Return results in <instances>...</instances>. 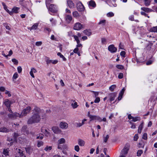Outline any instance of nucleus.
<instances>
[{
	"label": "nucleus",
	"instance_id": "53",
	"mask_svg": "<svg viewBox=\"0 0 157 157\" xmlns=\"http://www.w3.org/2000/svg\"><path fill=\"white\" fill-rule=\"evenodd\" d=\"M138 139V135L137 134H136L134 136V140L135 141H136Z\"/></svg>",
	"mask_w": 157,
	"mask_h": 157
},
{
	"label": "nucleus",
	"instance_id": "51",
	"mask_svg": "<svg viewBox=\"0 0 157 157\" xmlns=\"http://www.w3.org/2000/svg\"><path fill=\"white\" fill-rule=\"evenodd\" d=\"M41 132L44 133H45L44 132V131L45 132V134H50L49 132L46 129L43 130V129L42 128L41 129Z\"/></svg>",
	"mask_w": 157,
	"mask_h": 157
},
{
	"label": "nucleus",
	"instance_id": "12",
	"mask_svg": "<svg viewBox=\"0 0 157 157\" xmlns=\"http://www.w3.org/2000/svg\"><path fill=\"white\" fill-rule=\"evenodd\" d=\"M17 155H19L20 156H16V157H25V156L24 155L23 153V151L21 150V149H18L17 150Z\"/></svg>",
	"mask_w": 157,
	"mask_h": 157
},
{
	"label": "nucleus",
	"instance_id": "48",
	"mask_svg": "<svg viewBox=\"0 0 157 157\" xmlns=\"http://www.w3.org/2000/svg\"><path fill=\"white\" fill-rule=\"evenodd\" d=\"M8 116L9 117L12 118H15V114L14 113L8 114Z\"/></svg>",
	"mask_w": 157,
	"mask_h": 157
},
{
	"label": "nucleus",
	"instance_id": "17",
	"mask_svg": "<svg viewBox=\"0 0 157 157\" xmlns=\"http://www.w3.org/2000/svg\"><path fill=\"white\" fill-rule=\"evenodd\" d=\"M21 131L24 134H28L29 133V132L27 129L26 126H23L22 128Z\"/></svg>",
	"mask_w": 157,
	"mask_h": 157
},
{
	"label": "nucleus",
	"instance_id": "58",
	"mask_svg": "<svg viewBox=\"0 0 157 157\" xmlns=\"http://www.w3.org/2000/svg\"><path fill=\"white\" fill-rule=\"evenodd\" d=\"M5 94H8V96L9 97H11V95L10 94V91H7V90H6Z\"/></svg>",
	"mask_w": 157,
	"mask_h": 157
},
{
	"label": "nucleus",
	"instance_id": "54",
	"mask_svg": "<svg viewBox=\"0 0 157 157\" xmlns=\"http://www.w3.org/2000/svg\"><path fill=\"white\" fill-rule=\"evenodd\" d=\"M42 44V42L41 41L36 42V45L37 46H39L41 45Z\"/></svg>",
	"mask_w": 157,
	"mask_h": 157
},
{
	"label": "nucleus",
	"instance_id": "61",
	"mask_svg": "<svg viewBox=\"0 0 157 157\" xmlns=\"http://www.w3.org/2000/svg\"><path fill=\"white\" fill-rule=\"evenodd\" d=\"M125 52L124 51H122L120 53V55L121 56H122L123 57L125 56Z\"/></svg>",
	"mask_w": 157,
	"mask_h": 157
},
{
	"label": "nucleus",
	"instance_id": "55",
	"mask_svg": "<svg viewBox=\"0 0 157 157\" xmlns=\"http://www.w3.org/2000/svg\"><path fill=\"white\" fill-rule=\"evenodd\" d=\"M123 77V75L122 73H120L119 74L118 76V78L119 79H121Z\"/></svg>",
	"mask_w": 157,
	"mask_h": 157
},
{
	"label": "nucleus",
	"instance_id": "18",
	"mask_svg": "<svg viewBox=\"0 0 157 157\" xmlns=\"http://www.w3.org/2000/svg\"><path fill=\"white\" fill-rule=\"evenodd\" d=\"M71 102H73L71 103V105L73 109H75L78 107V105H77V102H75V100H71Z\"/></svg>",
	"mask_w": 157,
	"mask_h": 157
},
{
	"label": "nucleus",
	"instance_id": "22",
	"mask_svg": "<svg viewBox=\"0 0 157 157\" xmlns=\"http://www.w3.org/2000/svg\"><path fill=\"white\" fill-rule=\"evenodd\" d=\"M36 72V69L33 68L31 69V70L30 72V74L33 78H34L35 76L33 75V73H35Z\"/></svg>",
	"mask_w": 157,
	"mask_h": 157
},
{
	"label": "nucleus",
	"instance_id": "40",
	"mask_svg": "<svg viewBox=\"0 0 157 157\" xmlns=\"http://www.w3.org/2000/svg\"><path fill=\"white\" fill-rule=\"evenodd\" d=\"M116 67L118 69H120L121 70H122L124 69V66L121 65H116Z\"/></svg>",
	"mask_w": 157,
	"mask_h": 157
},
{
	"label": "nucleus",
	"instance_id": "56",
	"mask_svg": "<svg viewBox=\"0 0 157 157\" xmlns=\"http://www.w3.org/2000/svg\"><path fill=\"white\" fill-rule=\"evenodd\" d=\"M100 101V99L99 97H97L95 99L94 101L95 103H98Z\"/></svg>",
	"mask_w": 157,
	"mask_h": 157
},
{
	"label": "nucleus",
	"instance_id": "9",
	"mask_svg": "<svg viewBox=\"0 0 157 157\" xmlns=\"http://www.w3.org/2000/svg\"><path fill=\"white\" fill-rule=\"evenodd\" d=\"M108 50L111 53H113L117 51V48L114 47L113 45L112 44L109 46Z\"/></svg>",
	"mask_w": 157,
	"mask_h": 157
},
{
	"label": "nucleus",
	"instance_id": "46",
	"mask_svg": "<svg viewBox=\"0 0 157 157\" xmlns=\"http://www.w3.org/2000/svg\"><path fill=\"white\" fill-rule=\"evenodd\" d=\"M12 61L14 63V64L16 65H17L18 63V60L15 59H12Z\"/></svg>",
	"mask_w": 157,
	"mask_h": 157
},
{
	"label": "nucleus",
	"instance_id": "57",
	"mask_svg": "<svg viewBox=\"0 0 157 157\" xmlns=\"http://www.w3.org/2000/svg\"><path fill=\"white\" fill-rule=\"evenodd\" d=\"M62 150H67L68 148L67 146L66 145L62 146Z\"/></svg>",
	"mask_w": 157,
	"mask_h": 157
},
{
	"label": "nucleus",
	"instance_id": "42",
	"mask_svg": "<svg viewBox=\"0 0 157 157\" xmlns=\"http://www.w3.org/2000/svg\"><path fill=\"white\" fill-rule=\"evenodd\" d=\"M73 36L75 40L76 41L77 44L80 43V40L78 39V36L75 35H74Z\"/></svg>",
	"mask_w": 157,
	"mask_h": 157
},
{
	"label": "nucleus",
	"instance_id": "64",
	"mask_svg": "<svg viewBox=\"0 0 157 157\" xmlns=\"http://www.w3.org/2000/svg\"><path fill=\"white\" fill-rule=\"evenodd\" d=\"M141 14L142 15L145 16H147V14L146 13L144 12L141 11Z\"/></svg>",
	"mask_w": 157,
	"mask_h": 157
},
{
	"label": "nucleus",
	"instance_id": "2",
	"mask_svg": "<svg viewBox=\"0 0 157 157\" xmlns=\"http://www.w3.org/2000/svg\"><path fill=\"white\" fill-rule=\"evenodd\" d=\"M130 148V145L129 144H126L122 150L121 155L119 157H126L128 152Z\"/></svg>",
	"mask_w": 157,
	"mask_h": 157
},
{
	"label": "nucleus",
	"instance_id": "26",
	"mask_svg": "<svg viewBox=\"0 0 157 157\" xmlns=\"http://www.w3.org/2000/svg\"><path fill=\"white\" fill-rule=\"evenodd\" d=\"M72 14L73 17L76 18H78L80 16L79 14L77 11L73 12L72 13Z\"/></svg>",
	"mask_w": 157,
	"mask_h": 157
},
{
	"label": "nucleus",
	"instance_id": "60",
	"mask_svg": "<svg viewBox=\"0 0 157 157\" xmlns=\"http://www.w3.org/2000/svg\"><path fill=\"white\" fill-rule=\"evenodd\" d=\"M52 60H50L49 59H47L46 61V63L47 64H48L52 63Z\"/></svg>",
	"mask_w": 157,
	"mask_h": 157
},
{
	"label": "nucleus",
	"instance_id": "33",
	"mask_svg": "<svg viewBox=\"0 0 157 157\" xmlns=\"http://www.w3.org/2000/svg\"><path fill=\"white\" fill-rule=\"evenodd\" d=\"M19 8L17 7H14L12 9V11L13 12L17 13H18V10H19Z\"/></svg>",
	"mask_w": 157,
	"mask_h": 157
},
{
	"label": "nucleus",
	"instance_id": "11",
	"mask_svg": "<svg viewBox=\"0 0 157 157\" xmlns=\"http://www.w3.org/2000/svg\"><path fill=\"white\" fill-rule=\"evenodd\" d=\"M59 127L62 129H67L68 127V124L67 123L62 122L60 123Z\"/></svg>",
	"mask_w": 157,
	"mask_h": 157
},
{
	"label": "nucleus",
	"instance_id": "63",
	"mask_svg": "<svg viewBox=\"0 0 157 157\" xmlns=\"http://www.w3.org/2000/svg\"><path fill=\"white\" fill-rule=\"evenodd\" d=\"M129 19L131 21H133L134 20V16L133 15H132L130 16V17H129Z\"/></svg>",
	"mask_w": 157,
	"mask_h": 157
},
{
	"label": "nucleus",
	"instance_id": "50",
	"mask_svg": "<svg viewBox=\"0 0 157 157\" xmlns=\"http://www.w3.org/2000/svg\"><path fill=\"white\" fill-rule=\"evenodd\" d=\"M80 148L79 146L78 145H76L75 146V150L77 152H78L79 151Z\"/></svg>",
	"mask_w": 157,
	"mask_h": 157
},
{
	"label": "nucleus",
	"instance_id": "8",
	"mask_svg": "<svg viewBox=\"0 0 157 157\" xmlns=\"http://www.w3.org/2000/svg\"><path fill=\"white\" fill-rule=\"evenodd\" d=\"M52 129L53 132L56 134H60L61 132V130L57 126H53Z\"/></svg>",
	"mask_w": 157,
	"mask_h": 157
},
{
	"label": "nucleus",
	"instance_id": "6",
	"mask_svg": "<svg viewBox=\"0 0 157 157\" xmlns=\"http://www.w3.org/2000/svg\"><path fill=\"white\" fill-rule=\"evenodd\" d=\"M116 95L117 93H111L108 95V98H109V100L111 102L114 100Z\"/></svg>",
	"mask_w": 157,
	"mask_h": 157
},
{
	"label": "nucleus",
	"instance_id": "16",
	"mask_svg": "<svg viewBox=\"0 0 157 157\" xmlns=\"http://www.w3.org/2000/svg\"><path fill=\"white\" fill-rule=\"evenodd\" d=\"M5 105L7 107H10L11 105L13 102L8 99H6L4 102Z\"/></svg>",
	"mask_w": 157,
	"mask_h": 157
},
{
	"label": "nucleus",
	"instance_id": "41",
	"mask_svg": "<svg viewBox=\"0 0 157 157\" xmlns=\"http://www.w3.org/2000/svg\"><path fill=\"white\" fill-rule=\"evenodd\" d=\"M44 144V142L42 141H38L37 144V146L38 147H40L41 146H43Z\"/></svg>",
	"mask_w": 157,
	"mask_h": 157
},
{
	"label": "nucleus",
	"instance_id": "20",
	"mask_svg": "<svg viewBox=\"0 0 157 157\" xmlns=\"http://www.w3.org/2000/svg\"><path fill=\"white\" fill-rule=\"evenodd\" d=\"M149 31L152 33H157V26L151 28Z\"/></svg>",
	"mask_w": 157,
	"mask_h": 157
},
{
	"label": "nucleus",
	"instance_id": "35",
	"mask_svg": "<svg viewBox=\"0 0 157 157\" xmlns=\"http://www.w3.org/2000/svg\"><path fill=\"white\" fill-rule=\"evenodd\" d=\"M52 146H47V147L45 148L44 150L46 151H49L52 149Z\"/></svg>",
	"mask_w": 157,
	"mask_h": 157
},
{
	"label": "nucleus",
	"instance_id": "37",
	"mask_svg": "<svg viewBox=\"0 0 157 157\" xmlns=\"http://www.w3.org/2000/svg\"><path fill=\"white\" fill-rule=\"evenodd\" d=\"M8 153H9V149H4V150L3 151V153L4 155H5L6 156L7 155H8Z\"/></svg>",
	"mask_w": 157,
	"mask_h": 157
},
{
	"label": "nucleus",
	"instance_id": "5",
	"mask_svg": "<svg viewBox=\"0 0 157 157\" xmlns=\"http://www.w3.org/2000/svg\"><path fill=\"white\" fill-rule=\"evenodd\" d=\"M31 109V108L30 106H28L26 108L24 109L21 112L23 116H25L27 114L29 113Z\"/></svg>",
	"mask_w": 157,
	"mask_h": 157
},
{
	"label": "nucleus",
	"instance_id": "4",
	"mask_svg": "<svg viewBox=\"0 0 157 157\" xmlns=\"http://www.w3.org/2000/svg\"><path fill=\"white\" fill-rule=\"evenodd\" d=\"M76 5L77 9L79 11L82 12L84 11V7L81 2H78Z\"/></svg>",
	"mask_w": 157,
	"mask_h": 157
},
{
	"label": "nucleus",
	"instance_id": "45",
	"mask_svg": "<svg viewBox=\"0 0 157 157\" xmlns=\"http://www.w3.org/2000/svg\"><path fill=\"white\" fill-rule=\"evenodd\" d=\"M18 75L17 72L15 73L13 76V79H16L17 78H18Z\"/></svg>",
	"mask_w": 157,
	"mask_h": 157
},
{
	"label": "nucleus",
	"instance_id": "24",
	"mask_svg": "<svg viewBox=\"0 0 157 157\" xmlns=\"http://www.w3.org/2000/svg\"><path fill=\"white\" fill-rule=\"evenodd\" d=\"M83 33L86 35L90 36L91 35V32L90 30H86L83 31Z\"/></svg>",
	"mask_w": 157,
	"mask_h": 157
},
{
	"label": "nucleus",
	"instance_id": "39",
	"mask_svg": "<svg viewBox=\"0 0 157 157\" xmlns=\"http://www.w3.org/2000/svg\"><path fill=\"white\" fill-rule=\"evenodd\" d=\"M144 4L146 6H149L150 4V1L148 0H144Z\"/></svg>",
	"mask_w": 157,
	"mask_h": 157
},
{
	"label": "nucleus",
	"instance_id": "44",
	"mask_svg": "<svg viewBox=\"0 0 157 157\" xmlns=\"http://www.w3.org/2000/svg\"><path fill=\"white\" fill-rule=\"evenodd\" d=\"M114 15V13L112 12H110L107 14V16L108 17H111L113 16Z\"/></svg>",
	"mask_w": 157,
	"mask_h": 157
},
{
	"label": "nucleus",
	"instance_id": "3",
	"mask_svg": "<svg viewBox=\"0 0 157 157\" xmlns=\"http://www.w3.org/2000/svg\"><path fill=\"white\" fill-rule=\"evenodd\" d=\"M88 116L90 119V121L93 120H97L99 122L102 121V119L99 116L92 115L90 114V112H88Z\"/></svg>",
	"mask_w": 157,
	"mask_h": 157
},
{
	"label": "nucleus",
	"instance_id": "59",
	"mask_svg": "<svg viewBox=\"0 0 157 157\" xmlns=\"http://www.w3.org/2000/svg\"><path fill=\"white\" fill-rule=\"evenodd\" d=\"M17 71L19 73H20L22 71V68L21 67L19 66L17 67Z\"/></svg>",
	"mask_w": 157,
	"mask_h": 157
},
{
	"label": "nucleus",
	"instance_id": "27",
	"mask_svg": "<svg viewBox=\"0 0 157 157\" xmlns=\"http://www.w3.org/2000/svg\"><path fill=\"white\" fill-rule=\"evenodd\" d=\"M143 124L144 123L143 122L140 125L138 128V133H141L142 129L143 128Z\"/></svg>",
	"mask_w": 157,
	"mask_h": 157
},
{
	"label": "nucleus",
	"instance_id": "23",
	"mask_svg": "<svg viewBox=\"0 0 157 157\" xmlns=\"http://www.w3.org/2000/svg\"><path fill=\"white\" fill-rule=\"evenodd\" d=\"M67 4L68 6L70 8H73L74 7V4L72 1L71 0H69L67 1Z\"/></svg>",
	"mask_w": 157,
	"mask_h": 157
},
{
	"label": "nucleus",
	"instance_id": "30",
	"mask_svg": "<svg viewBox=\"0 0 157 157\" xmlns=\"http://www.w3.org/2000/svg\"><path fill=\"white\" fill-rule=\"evenodd\" d=\"M57 55L58 56H59L61 58H62L63 61H66V58L60 52H58Z\"/></svg>",
	"mask_w": 157,
	"mask_h": 157
},
{
	"label": "nucleus",
	"instance_id": "21",
	"mask_svg": "<svg viewBox=\"0 0 157 157\" xmlns=\"http://www.w3.org/2000/svg\"><path fill=\"white\" fill-rule=\"evenodd\" d=\"M10 131V129H7L4 127H2L0 128V132H9Z\"/></svg>",
	"mask_w": 157,
	"mask_h": 157
},
{
	"label": "nucleus",
	"instance_id": "29",
	"mask_svg": "<svg viewBox=\"0 0 157 157\" xmlns=\"http://www.w3.org/2000/svg\"><path fill=\"white\" fill-rule=\"evenodd\" d=\"M25 150L27 153L30 154L32 152V149L30 147H28L25 148Z\"/></svg>",
	"mask_w": 157,
	"mask_h": 157
},
{
	"label": "nucleus",
	"instance_id": "52",
	"mask_svg": "<svg viewBox=\"0 0 157 157\" xmlns=\"http://www.w3.org/2000/svg\"><path fill=\"white\" fill-rule=\"evenodd\" d=\"M109 136L108 135H107L106 137H105L104 138V141L106 143L107 140L108 139H109Z\"/></svg>",
	"mask_w": 157,
	"mask_h": 157
},
{
	"label": "nucleus",
	"instance_id": "62",
	"mask_svg": "<svg viewBox=\"0 0 157 157\" xmlns=\"http://www.w3.org/2000/svg\"><path fill=\"white\" fill-rule=\"evenodd\" d=\"M5 90V88L3 86H1L0 87V91L1 92H4Z\"/></svg>",
	"mask_w": 157,
	"mask_h": 157
},
{
	"label": "nucleus",
	"instance_id": "25",
	"mask_svg": "<svg viewBox=\"0 0 157 157\" xmlns=\"http://www.w3.org/2000/svg\"><path fill=\"white\" fill-rule=\"evenodd\" d=\"M89 5L92 6L93 7H95L96 6V4L95 2L93 0H91L89 2Z\"/></svg>",
	"mask_w": 157,
	"mask_h": 157
},
{
	"label": "nucleus",
	"instance_id": "10",
	"mask_svg": "<svg viewBox=\"0 0 157 157\" xmlns=\"http://www.w3.org/2000/svg\"><path fill=\"white\" fill-rule=\"evenodd\" d=\"M49 10L53 13L56 12V6L54 5L51 4L49 7Z\"/></svg>",
	"mask_w": 157,
	"mask_h": 157
},
{
	"label": "nucleus",
	"instance_id": "47",
	"mask_svg": "<svg viewBox=\"0 0 157 157\" xmlns=\"http://www.w3.org/2000/svg\"><path fill=\"white\" fill-rule=\"evenodd\" d=\"M106 22L105 20H103L101 21H100L98 23V24L100 25L101 24H102L103 25H105V24Z\"/></svg>",
	"mask_w": 157,
	"mask_h": 157
},
{
	"label": "nucleus",
	"instance_id": "15",
	"mask_svg": "<svg viewBox=\"0 0 157 157\" xmlns=\"http://www.w3.org/2000/svg\"><path fill=\"white\" fill-rule=\"evenodd\" d=\"M65 18L66 21L68 23H69L72 20V17L71 15H66L65 16Z\"/></svg>",
	"mask_w": 157,
	"mask_h": 157
},
{
	"label": "nucleus",
	"instance_id": "7",
	"mask_svg": "<svg viewBox=\"0 0 157 157\" xmlns=\"http://www.w3.org/2000/svg\"><path fill=\"white\" fill-rule=\"evenodd\" d=\"M83 28V25L79 22L75 24L74 29L75 30H80Z\"/></svg>",
	"mask_w": 157,
	"mask_h": 157
},
{
	"label": "nucleus",
	"instance_id": "19",
	"mask_svg": "<svg viewBox=\"0 0 157 157\" xmlns=\"http://www.w3.org/2000/svg\"><path fill=\"white\" fill-rule=\"evenodd\" d=\"M141 9L144 12L147 13H149L152 11V10L147 8L141 7Z\"/></svg>",
	"mask_w": 157,
	"mask_h": 157
},
{
	"label": "nucleus",
	"instance_id": "34",
	"mask_svg": "<svg viewBox=\"0 0 157 157\" xmlns=\"http://www.w3.org/2000/svg\"><path fill=\"white\" fill-rule=\"evenodd\" d=\"M141 120V119L140 117H133L132 120V121L133 122H136L137 121H140Z\"/></svg>",
	"mask_w": 157,
	"mask_h": 157
},
{
	"label": "nucleus",
	"instance_id": "38",
	"mask_svg": "<svg viewBox=\"0 0 157 157\" xmlns=\"http://www.w3.org/2000/svg\"><path fill=\"white\" fill-rule=\"evenodd\" d=\"M116 86L115 85H113L111 86L109 88V90L111 91H113L115 88Z\"/></svg>",
	"mask_w": 157,
	"mask_h": 157
},
{
	"label": "nucleus",
	"instance_id": "14",
	"mask_svg": "<svg viewBox=\"0 0 157 157\" xmlns=\"http://www.w3.org/2000/svg\"><path fill=\"white\" fill-rule=\"evenodd\" d=\"M78 144L80 146H84L85 144V141L83 140L79 139L78 140Z\"/></svg>",
	"mask_w": 157,
	"mask_h": 157
},
{
	"label": "nucleus",
	"instance_id": "1",
	"mask_svg": "<svg viewBox=\"0 0 157 157\" xmlns=\"http://www.w3.org/2000/svg\"><path fill=\"white\" fill-rule=\"evenodd\" d=\"M44 113L43 110L37 107H35L33 110V115L28 120V124H32L39 123L41 120V115Z\"/></svg>",
	"mask_w": 157,
	"mask_h": 157
},
{
	"label": "nucleus",
	"instance_id": "13",
	"mask_svg": "<svg viewBox=\"0 0 157 157\" xmlns=\"http://www.w3.org/2000/svg\"><path fill=\"white\" fill-rule=\"evenodd\" d=\"M125 90V89L123 88L119 93V96L118 97V100H120L121 99Z\"/></svg>",
	"mask_w": 157,
	"mask_h": 157
},
{
	"label": "nucleus",
	"instance_id": "43",
	"mask_svg": "<svg viewBox=\"0 0 157 157\" xmlns=\"http://www.w3.org/2000/svg\"><path fill=\"white\" fill-rule=\"evenodd\" d=\"M143 153V151L141 150H139L137 152V155L138 156H140Z\"/></svg>",
	"mask_w": 157,
	"mask_h": 157
},
{
	"label": "nucleus",
	"instance_id": "32",
	"mask_svg": "<svg viewBox=\"0 0 157 157\" xmlns=\"http://www.w3.org/2000/svg\"><path fill=\"white\" fill-rule=\"evenodd\" d=\"M39 25L38 23H36L34 24L32 27H31V29H36L38 27Z\"/></svg>",
	"mask_w": 157,
	"mask_h": 157
},
{
	"label": "nucleus",
	"instance_id": "31",
	"mask_svg": "<svg viewBox=\"0 0 157 157\" xmlns=\"http://www.w3.org/2000/svg\"><path fill=\"white\" fill-rule=\"evenodd\" d=\"M44 135L41 133L37 135L36 139L42 140L43 139Z\"/></svg>",
	"mask_w": 157,
	"mask_h": 157
},
{
	"label": "nucleus",
	"instance_id": "28",
	"mask_svg": "<svg viewBox=\"0 0 157 157\" xmlns=\"http://www.w3.org/2000/svg\"><path fill=\"white\" fill-rule=\"evenodd\" d=\"M65 142V139L63 138H62L58 140V144H64Z\"/></svg>",
	"mask_w": 157,
	"mask_h": 157
},
{
	"label": "nucleus",
	"instance_id": "36",
	"mask_svg": "<svg viewBox=\"0 0 157 157\" xmlns=\"http://www.w3.org/2000/svg\"><path fill=\"white\" fill-rule=\"evenodd\" d=\"M14 114L15 116V118H16L17 117H19L21 118L23 117V115L21 113V114H20L19 113H15Z\"/></svg>",
	"mask_w": 157,
	"mask_h": 157
},
{
	"label": "nucleus",
	"instance_id": "49",
	"mask_svg": "<svg viewBox=\"0 0 157 157\" xmlns=\"http://www.w3.org/2000/svg\"><path fill=\"white\" fill-rule=\"evenodd\" d=\"M142 138L145 140L147 139V134L146 133H144L142 136Z\"/></svg>",
	"mask_w": 157,
	"mask_h": 157
}]
</instances>
